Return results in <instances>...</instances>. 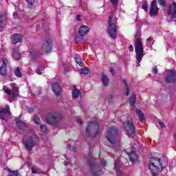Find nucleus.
Returning <instances> with one entry per match:
<instances>
[{"instance_id": "f257e3e1", "label": "nucleus", "mask_w": 176, "mask_h": 176, "mask_svg": "<svg viewBox=\"0 0 176 176\" xmlns=\"http://www.w3.org/2000/svg\"><path fill=\"white\" fill-rule=\"evenodd\" d=\"M167 166H168V160L159 153H155L150 160L148 167L153 176H157V174Z\"/></svg>"}, {"instance_id": "f03ea898", "label": "nucleus", "mask_w": 176, "mask_h": 176, "mask_svg": "<svg viewBox=\"0 0 176 176\" xmlns=\"http://www.w3.org/2000/svg\"><path fill=\"white\" fill-rule=\"evenodd\" d=\"M135 52L136 53L137 64H140L144 57V45H142V39L140 38H137L135 41Z\"/></svg>"}, {"instance_id": "7ed1b4c3", "label": "nucleus", "mask_w": 176, "mask_h": 176, "mask_svg": "<svg viewBox=\"0 0 176 176\" xmlns=\"http://www.w3.org/2000/svg\"><path fill=\"white\" fill-rule=\"evenodd\" d=\"M100 131V125L97 122H89L85 129L86 135L88 137H96Z\"/></svg>"}, {"instance_id": "20e7f679", "label": "nucleus", "mask_w": 176, "mask_h": 176, "mask_svg": "<svg viewBox=\"0 0 176 176\" xmlns=\"http://www.w3.org/2000/svg\"><path fill=\"white\" fill-rule=\"evenodd\" d=\"M116 135H118V129L113 126L106 133V138L111 143L113 146H119V142L116 141Z\"/></svg>"}, {"instance_id": "39448f33", "label": "nucleus", "mask_w": 176, "mask_h": 176, "mask_svg": "<svg viewBox=\"0 0 176 176\" xmlns=\"http://www.w3.org/2000/svg\"><path fill=\"white\" fill-rule=\"evenodd\" d=\"M36 140H38V136L35 134L30 135L23 139V142L27 151H31L36 145Z\"/></svg>"}, {"instance_id": "423d86ee", "label": "nucleus", "mask_w": 176, "mask_h": 176, "mask_svg": "<svg viewBox=\"0 0 176 176\" xmlns=\"http://www.w3.org/2000/svg\"><path fill=\"white\" fill-rule=\"evenodd\" d=\"M108 25L109 28L107 29V32L110 38H112V39H116L118 28H116V25H115V23L112 22V16H109V18Z\"/></svg>"}, {"instance_id": "0eeeda50", "label": "nucleus", "mask_w": 176, "mask_h": 176, "mask_svg": "<svg viewBox=\"0 0 176 176\" xmlns=\"http://www.w3.org/2000/svg\"><path fill=\"white\" fill-rule=\"evenodd\" d=\"M123 126L125 131H126V134L129 135V137H133V135L135 134V128L134 127V124H133L132 121H124Z\"/></svg>"}, {"instance_id": "6e6552de", "label": "nucleus", "mask_w": 176, "mask_h": 176, "mask_svg": "<svg viewBox=\"0 0 176 176\" xmlns=\"http://www.w3.org/2000/svg\"><path fill=\"white\" fill-rule=\"evenodd\" d=\"M53 46V40L50 37H45L43 42V51L45 53H50Z\"/></svg>"}, {"instance_id": "1a4fd4ad", "label": "nucleus", "mask_w": 176, "mask_h": 176, "mask_svg": "<svg viewBox=\"0 0 176 176\" xmlns=\"http://www.w3.org/2000/svg\"><path fill=\"white\" fill-rule=\"evenodd\" d=\"M88 163L89 164V167L91 168L92 174L94 175H100V173H101V168H100L98 165L96 164V162H91V160H89Z\"/></svg>"}, {"instance_id": "9d476101", "label": "nucleus", "mask_w": 176, "mask_h": 176, "mask_svg": "<svg viewBox=\"0 0 176 176\" xmlns=\"http://www.w3.org/2000/svg\"><path fill=\"white\" fill-rule=\"evenodd\" d=\"M166 76L165 78L167 83H174L176 80V73L174 70H166Z\"/></svg>"}, {"instance_id": "9b49d317", "label": "nucleus", "mask_w": 176, "mask_h": 176, "mask_svg": "<svg viewBox=\"0 0 176 176\" xmlns=\"http://www.w3.org/2000/svg\"><path fill=\"white\" fill-rule=\"evenodd\" d=\"M167 13L168 17H170V19H174L176 17V3L173 2L172 4L169 6V7L167 9Z\"/></svg>"}, {"instance_id": "f8f14e48", "label": "nucleus", "mask_w": 176, "mask_h": 176, "mask_svg": "<svg viewBox=\"0 0 176 176\" xmlns=\"http://www.w3.org/2000/svg\"><path fill=\"white\" fill-rule=\"evenodd\" d=\"M159 12V8H157V4L156 3V0H153L151 2V10H150V16L151 17H155L157 12Z\"/></svg>"}, {"instance_id": "ddd939ff", "label": "nucleus", "mask_w": 176, "mask_h": 176, "mask_svg": "<svg viewBox=\"0 0 176 176\" xmlns=\"http://www.w3.org/2000/svg\"><path fill=\"white\" fill-rule=\"evenodd\" d=\"M2 65L0 66V75L1 76H6L7 71V65H8V58H3L2 59Z\"/></svg>"}, {"instance_id": "4468645a", "label": "nucleus", "mask_w": 176, "mask_h": 176, "mask_svg": "<svg viewBox=\"0 0 176 176\" xmlns=\"http://www.w3.org/2000/svg\"><path fill=\"white\" fill-rule=\"evenodd\" d=\"M58 119V116L54 113H49L46 118L45 122L47 124H53L54 120H57Z\"/></svg>"}, {"instance_id": "2eb2a0df", "label": "nucleus", "mask_w": 176, "mask_h": 176, "mask_svg": "<svg viewBox=\"0 0 176 176\" xmlns=\"http://www.w3.org/2000/svg\"><path fill=\"white\" fill-rule=\"evenodd\" d=\"M127 155L132 163H135L138 162V159H140V155L137 154L135 151H131V153H127Z\"/></svg>"}, {"instance_id": "dca6fc26", "label": "nucleus", "mask_w": 176, "mask_h": 176, "mask_svg": "<svg viewBox=\"0 0 176 176\" xmlns=\"http://www.w3.org/2000/svg\"><path fill=\"white\" fill-rule=\"evenodd\" d=\"M23 39V35L20 34H15L12 37V42L13 45H16V43H20Z\"/></svg>"}, {"instance_id": "f3484780", "label": "nucleus", "mask_w": 176, "mask_h": 176, "mask_svg": "<svg viewBox=\"0 0 176 176\" xmlns=\"http://www.w3.org/2000/svg\"><path fill=\"white\" fill-rule=\"evenodd\" d=\"M114 168L116 171L118 176H122L123 172H122V168L120 167V162L116 161L114 162Z\"/></svg>"}, {"instance_id": "a211bd4d", "label": "nucleus", "mask_w": 176, "mask_h": 176, "mask_svg": "<svg viewBox=\"0 0 176 176\" xmlns=\"http://www.w3.org/2000/svg\"><path fill=\"white\" fill-rule=\"evenodd\" d=\"M52 90H53V92L54 93L55 96H60V94L61 93V87H60V85H58V83L55 82L52 85Z\"/></svg>"}, {"instance_id": "6ab92c4d", "label": "nucleus", "mask_w": 176, "mask_h": 176, "mask_svg": "<svg viewBox=\"0 0 176 176\" xmlns=\"http://www.w3.org/2000/svg\"><path fill=\"white\" fill-rule=\"evenodd\" d=\"M10 85L12 87V97L16 98V97H19V87L16 86L15 83H11Z\"/></svg>"}, {"instance_id": "aec40b11", "label": "nucleus", "mask_w": 176, "mask_h": 176, "mask_svg": "<svg viewBox=\"0 0 176 176\" xmlns=\"http://www.w3.org/2000/svg\"><path fill=\"white\" fill-rule=\"evenodd\" d=\"M89 31V26H86L85 25H82L79 29V34L80 36H83V35H86Z\"/></svg>"}, {"instance_id": "412c9836", "label": "nucleus", "mask_w": 176, "mask_h": 176, "mask_svg": "<svg viewBox=\"0 0 176 176\" xmlns=\"http://www.w3.org/2000/svg\"><path fill=\"white\" fill-rule=\"evenodd\" d=\"M0 115H10V107L9 105H6L5 108L0 109Z\"/></svg>"}, {"instance_id": "4be33fe9", "label": "nucleus", "mask_w": 176, "mask_h": 176, "mask_svg": "<svg viewBox=\"0 0 176 176\" xmlns=\"http://www.w3.org/2000/svg\"><path fill=\"white\" fill-rule=\"evenodd\" d=\"M21 57V55L20 52H19V48H14L12 53V58H14V60H19Z\"/></svg>"}, {"instance_id": "5701e85b", "label": "nucleus", "mask_w": 176, "mask_h": 176, "mask_svg": "<svg viewBox=\"0 0 176 176\" xmlns=\"http://www.w3.org/2000/svg\"><path fill=\"white\" fill-rule=\"evenodd\" d=\"M16 124L19 127L21 130H24L25 129H27V124L23 122V120H16Z\"/></svg>"}, {"instance_id": "b1692460", "label": "nucleus", "mask_w": 176, "mask_h": 176, "mask_svg": "<svg viewBox=\"0 0 176 176\" xmlns=\"http://www.w3.org/2000/svg\"><path fill=\"white\" fill-rule=\"evenodd\" d=\"M135 113L138 115V116L139 118V120H140V122H142V120H144V119H145L144 113H142V111L140 109H137L135 110Z\"/></svg>"}, {"instance_id": "393cba45", "label": "nucleus", "mask_w": 176, "mask_h": 176, "mask_svg": "<svg viewBox=\"0 0 176 176\" xmlns=\"http://www.w3.org/2000/svg\"><path fill=\"white\" fill-rule=\"evenodd\" d=\"M6 25V22H5V16L0 15V31H3V28Z\"/></svg>"}, {"instance_id": "a878e982", "label": "nucleus", "mask_w": 176, "mask_h": 176, "mask_svg": "<svg viewBox=\"0 0 176 176\" xmlns=\"http://www.w3.org/2000/svg\"><path fill=\"white\" fill-rule=\"evenodd\" d=\"M80 97V91L78 90L76 88H74L72 91V98H78Z\"/></svg>"}, {"instance_id": "bb28decb", "label": "nucleus", "mask_w": 176, "mask_h": 176, "mask_svg": "<svg viewBox=\"0 0 176 176\" xmlns=\"http://www.w3.org/2000/svg\"><path fill=\"white\" fill-rule=\"evenodd\" d=\"M102 81L104 85V86H108V83L109 82V80L108 79V77L106 75H103L102 76Z\"/></svg>"}, {"instance_id": "cd10ccee", "label": "nucleus", "mask_w": 176, "mask_h": 176, "mask_svg": "<svg viewBox=\"0 0 176 176\" xmlns=\"http://www.w3.org/2000/svg\"><path fill=\"white\" fill-rule=\"evenodd\" d=\"M74 59L76 60V63H77L78 65H80V67H82V58L79 57V55H74Z\"/></svg>"}, {"instance_id": "c85d7f7f", "label": "nucleus", "mask_w": 176, "mask_h": 176, "mask_svg": "<svg viewBox=\"0 0 176 176\" xmlns=\"http://www.w3.org/2000/svg\"><path fill=\"white\" fill-rule=\"evenodd\" d=\"M137 100V98L135 97V95H132L129 100L130 105L133 107L135 104V101Z\"/></svg>"}, {"instance_id": "c756f323", "label": "nucleus", "mask_w": 176, "mask_h": 176, "mask_svg": "<svg viewBox=\"0 0 176 176\" xmlns=\"http://www.w3.org/2000/svg\"><path fill=\"white\" fill-rule=\"evenodd\" d=\"M14 75L15 76H17V78H21L23 76V74H21V72L20 71V67H17L16 70L14 71Z\"/></svg>"}, {"instance_id": "7c9ffc66", "label": "nucleus", "mask_w": 176, "mask_h": 176, "mask_svg": "<svg viewBox=\"0 0 176 176\" xmlns=\"http://www.w3.org/2000/svg\"><path fill=\"white\" fill-rule=\"evenodd\" d=\"M8 173H9L8 176H20L19 175V171L17 170L13 171L10 169H8Z\"/></svg>"}, {"instance_id": "2f4dec72", "label": "nucleus", "mask_w": 176, "mask_h": 176, "mask_svg": "<svg viewBox=\"0 0 176 176\" xmlns=\"http://www.w3.org/2000/svg\"><path fill=\"white\" fill-rule=\"evenodd\" d=\"M124 84L125 85V87H126V96H129V94H130V89L129 88V85H127V82H126V80H123Z\"/></svg>"}, {"instance_id": "473e14b6", "label": "nucleus", "mask_w": 176, "mask_h": 176, "mask_svg": "<svg viewBox=\"0 0 176 176\" xmlns=\"http://www.w3.org/2000/svg\"><path fill=\"white\" fill-rule=\"evenodd\" d=\"M33 120L35 124H39V123H41V118H39L38 116H34Z\"/></svg>"}, {"instance_id": "72a5a7b5", "label": "nucleus", "mask_w": 176, "mask_h": 176, "mask_svg": "<svg viewBox=\"0 0 176 176\" xmlns=\"http://www.w3.org/2000/svg\"><path fill=\"white\" fill-rule=\"evenodd\" d=\"M40 129L43 133H46L47 131V127L45 124H41Z\"/></svg>"}, {"instance_id": "f704fd0d", "label": "nucleus", "mask_w": 176, "mask_h": 176, "mask_svg": "<svg viewBox=\"0 0 176 176\" xmlns=\"http://www.w3.org/2000/svg\"><path fill=\"white\" fill-rule=\"evenodd\" d=\"M80 73L83 74V75H87V74H89V69L82 68L80 69Z\"/></svg>"}, {"instance_id": "c9c22d12", "label": "nucleus", "mask_w": 176, "mask_h": 176, "mask_svg": "<svg viewBox=\"0 0 176 176\" xmlns=\"http://www.w3.org/2000/svg\"><path fill=\"white\" fill-rule=\"evenodd\" d=\"M82 40L83 37L82 36L76 37L74 39L76 43H79L80 42H82Z\"/></svg>"}, {"instance_id": "e433bc0d", "label": "nucleus", "mask_w": 176, "mask_h": 176, "mask_svg": "<svg viewBox=\"0 0 176 176\" xmlns=\"http://www.w3.org/2000/svg\"><path fill=\"white\" fill-rule=\"evenodd\" d=\"M3 89L4 90V93H6V94H8V96L12 94V91H10V89H8L6 87H3Z\"/></svg>"}, {"instance_id": "4c0bfd02", "label": "nucleus", "mask_w": 176, "mask_h": 176, "mask_svg": "<svg viewBox=\"0 0 176 176\" xmlns=\"http://www.w3.org/2000/svg\"><path fill=\"white\" fill-rule=\"evenodd\" d=\"M30 6H32L35 3V0H25Z\"/></svg>"}, {"instance_id": "58836bf2", "label": "nucleus", "mask_w": 176, "mask_h": 176, "mask_svg": "<svg viewBox=\"0 0 176 176\" xmlns=\"http://www.w3.org/2000/svg\"><path fill=\"white\" fill-rule=\"evenodd\" d=\"M158 3L161 6H166V1H164V0H158Z\"/></svg>"}, {"instance_id": "ea45409f", "label": "nucleus", "mask_w": 176, "mask_h": 176, "mask_svg": "<svg viewBox=\"0 0 176 176\" xmlns=\"http://www.w3.org/2000/svg\"><path fill=\"white\" fill-rule=\"evenodd\" d=\"M37 170H38V168L36 166H33L32 168V174H36Z\"/></svg>"}, {"instance_id": "a19ab883", "label": "nucleus", "mask_w": 176, "mask_h": 176, "mask_svg": "<svg viewBox=\"0 0 176 176\" xmlns=\"http://www.w3.org/2000/svg\"><path fill=\"white\" fill-rule=\"evenodd\" d=\"M158 124H160V126H161L162 129L166 128V124H164V122H163L162 121H159Z\"/></svg>"}, {"instance_id": "79ce46f5", "label": "nucleus", "mask_w": 176, "mask_h": 176, "mask_svg": "<svg viewBox=\"0 0 176 176\" xmlns=\"http://www.w3.org/2000/svg\"><path fill=\"white\" fill-rule=\"evenodd\" d=\"M142 8L145 12H148V6L146 4H143Z\"/></svg>"}, {"instance_id": "37998d69", "label": "nucleus", "mask_w": 176, "mask_h": 176, "mask_svg": "<svg viewBox=\"0 0 176 176\" xmlns=\"http://www.w3.org/2000/svg\"><path fill=\"white\" fill-rule=\"evenodd\" d=\"M109 71L111 74L113 75V76H115V70L113 69V68L110 67Z\"/></svg>"}, {"instance_id": "c03bdc74", "label": "nucleus", "mask_w": 176, "mask_h": 176, "mask_svg": "<svg viewBox=\"0 0 176 176\" xmlns=\"http://www.w3.org/2000/svg\"><path fill=\"white\" fill-rule=\"evenodd\" d=\"M110 2L112 5H118V0H110Z\"/></svg>"}, {"instance_id": "a18cd8bd", "label": "nucleus", "mask_w": 176, "mask_h": 176, "mask_svg": "<svg viewBox=\"0 0 176 176\" xmlns=\"http://www.w3.org/2000/svg\"><path fill=\"white\" fill-rule=\"evenodd\" d=\"M152 72L153 74H157V68L156 67L153 68Z\"/></svg>"}, {"instance_id": "49530a36", "label": "nucleus", "mask_w": 176, "mask_h": 176, "mask_svg": "<svg viewBox=\"0 0 176 176\" xmlns=\"http://www.w3.org/2000/svg\"><path fill=\"white\" fill-rule=\"evenodd\" d=\"M13 17L14 19H19V15L17 14V12H14L13 13Z\"/></svg>"}, {"instance_id": "de8ad7c7", "label": "nucleus", "mask_w": 176, "mask_h": 176, "mask_svg": "<svg viewBox=\"0 0 176 176\" xmlns=\"http://www.w3.org/2000/svg\"><path fill=\"white\" fill-rule=\"evenodd\" d=\"M36 74L37 75H42V72H41L40 69H38L36 71Z\"/></svg>"}, {"instance_id": "09e8293b", "label": "nucleus", "mask_w": 176, "mask_h": 176, "mask_svg": "<svg viewBox=\"0 0 176 176\" xmlns=\"http://www.w3.org/2000/svg\"><path fill=\"white\" fill-rule=\"evenodd\" d=\"M130 52H134V47H133V45H130L129 47Z\"/></svg>"}, {"instance_id": "8fccbe9b", "label": "nucleus", "mask_w": 176, "mask_h": 176, "mask_svg": "<svg viewBox=\"0 0 176 176\" xmlns=\"http://www.w3.org/2000/svg\"><path fill=\"white\" fill-rule=\"evenodd\" d=\"M102 166H103L104 167H105V166H107V162L105 160L102 161Z\"/></svg>"}, {"instance_id": "3c124183", "label": "nucleus", "mask_w": 176, "mask_h": 176, "mask_svg": "<svg viewBox=\"0 0 176 176\" xmlns=\"http://www.w3.org/2000/svg\"><path fill=\"white\" fill-rule=\"evenodd\" d=\"M77 123H78V124H82V123H83V121H82V120L79 119V120H77Z\"/></svg>"}, {"instance_id": "603ef678", "label": "nucleus", "mask_w": 176, "mask_h": 176, "mask_svg": "<svg viewBox=\"0 0 176 176\" xmlns=\"http://www.w3.org/2000/svg\"><path fill=\"white\" fill-rule=\"evenodd\" d=\"M34 110L32 109V108H28V112H29V113H31V112H32Z\"/></svg>"}, {"instance_id": "864d4df0", "label": "nucleus", "mask_w": 176, "mask_h": 176, "mask_svg": "<svg viewBox=\"0 0 176 176\" xmlns=\"http://www.w3.org/2000/svg\"><path fill=\"white\" fill-rule=\"evenodd\" d=\"M76 19L79 21L80 20V15H77Z\"/></svg>"}, {"instance_id": "5fc2aeb1", "label": "nucleus", "mask_w": 176, "mask_h": 176, "mask_svg": "<svg viewBox=\"0 0 176 176\" xmlns=\"http://www.w3.org/2000/svg\"><path fill=\"white\" fill-rule=\"evenodd\" d=\"M147 41H148V42H149V41H152V38L148 37V38H147Z\"/></svg>"}, {"instance_id": "6e6d98bb", "label": "nucleus", "mask_w": 176, "mask_h": 176, "mask_svg": "<svg viewBox=\"0 0 176 176\" xmlns=\"http://www.w3.org/2000/svg\"><path fill=\"white\" fill-rule=\"evenodd\" d=\"M64 164H65V166H68V162L65 161Z\"/></svg>"}, {"instance_id": "4d7b16f0", "label": "nucleus", "mask_w": 176, "mask_h": 176, "mask_svg": "<svg viewBox=\"0 0 176 176\" xmlns=\"http://www.w3.org/2000/svg\"><path fill=\"white\" fill-rule=\"evenodd\" d=\"M30 57L31 58H34V56H32V54H30Z\"/></svg>"}, {"instance_id": "13d9d810", "label": "nucleus", "mask_w": 176, "mask_h": 176, "mask_svg": "<svg viewBox=\"0 0 176 176\" xmlns=\"http://www.w3.org/2000/svg\"><path fill=\"white\" fill-rule=\"evenodd\" d=\"M0 119H2L3 120H6L5 118L0 117Z\"/></svg>"}, {"instance_id": "bf43d9fd", "label": "nucleus", "mask_w": 176, "mask_h": 176, "mask_svg": "<svg viewBox=\"0 0 176 176\" xmlns=\"http://www.w3.org/2000/svg\"><path fill=\"white\" fill-rule=\"evenodd\" d=\"M63 68H65V66H63Z\"/></svg>"}]
</instances>
